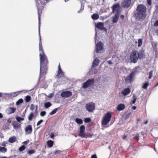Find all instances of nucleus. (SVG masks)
I'll return each mask as SVG.
<instances>
[{"label":"nucleus","instance_id":"obj_50","mask_svg":"<svg viewBox=\"0 0 158 158\" xmlns=\"http://www.w3.org/2000/svg\"><path fill=\"white\" fill-rule=\"evenodd\" d=\"M131 114L130 113H128L125 114V118L127 119L128 118Z\"/></svg>","mask_w":158,"mask_h":158},{"label":"nucleus","instance_id":"obj_32","mask_svg":"<svg viewBox=\"0 0 158 158\" xmlns=\"http://www.w3.org/2000/svg\"><path fill=\"white\" fill-rule=\"evenodd\" d=\"M156 10L153 12L154 16L155 17V18L156 17H157V13H158V5H156Z\"/></svg>","mask_w":158,"mask_h":158},{"label":"nucleus","instance_id":"obj_6","mask_svg":"<svg viewBox=\"0 0 158 158\" xmlns=\"http://www.w3.org/2000/svg\"><path fill=\"white\" fill-rule=\"evenodd\" d=\"M137 55V51L135 50L133 51L130 55V60L133 63H136L139 59Z\"/></svg>","mask_w":158,"mask_h":158},{"label":"nucleus","instance_id":"obj_33","mask_svg":"<svg viewBox=\"0 0 158 158\" xmlns=\"http://www.w3.org/2000/svg\"><path fill=\"white\" fill-rule=\"evenodd\" d=\"M34 115V114L33 112H31L28 116V119L30 121L32 120Z\"/></svg>","mask_w":158,"mask_h":158},{"label":"nucleus","instance_id":"obj_11","mask_svg":"<svg viewBox=\"0 0 158 158\" xmlns=\"http://www.w3.org/2000/svg\"><path fill=\"white\" fill-rule=\"evenodd\" d=\"M120 11L118 9L117 10V12L114 16L113 17L112 22L113 23H116L118 21V18L120 14Z\"/></svg>","mask_w":158,"mask_h":158},{"label":"nucleus","instance_id":"obj_37","mask_svg":"<svg viewBox=\"0 0 158 158\" xmlns=\"http://www.w3.org/2000/svg\"><path fill=\"white\" fill-rule=\"evenodd\" d=\"M23 102V99L22 98H20L16 102V104L17 105H19L20 104L22 103Z\"/></svg>","mask_w":158,"mask_h":158},{"label":"nucleus","instance_id":"obj_57","mask_svg":"<svg viewBox=\"0 0 158 158\" xmlns=\"http://www.w3.org/2000/svg\"><path fill=\"white\" fill-rule=\"evenodd\" d=\"M29 142V140H27V141H25L23 143L24 145L27 144Z\"/></svg>","mask_w":158,"mask_h":158},{"label":"nucleus","instance_id":"obj_46","mask_svg":"<svg viewBox=\"0 0 158 158\" xmlns=\"http://www.w3.org/2000/svg\"><path fill=\"white\" fill-rule=\"evenodd\" d=\"M31 99V97L30 96L27 95L26 97L25 100L26 102H29L30 101Z\"/></svg>","mask_w":158,"mask_h":158},{"label":"nucleus","instance_id":"obj_18","mask_svg":"<svg viewBox=\"0 0 158 158\" xmlns=\"http://www.w3.org/2000/svg\"><path fill=\"white\" fill-rule=\"evenodd\" d=\"M137 55L139 59H142L144 57V51L143 50H140L139 52H137Z\"/></svg>","mask_w":158,"mask_h":158},{"label":"nucleus","instance_id":"obj_30","mask_svg":"<svg viewBox=\"0 0 158 158\" xmlns=\"http://www.w3.org/2000/svg\"><path fill=\"white\" fill-rule=\"evenodd\" d=\"M48 147L51 148L53 145V142L51 140H48L47 142Z\"/></svg>","mask_w":158,"mask_h":158},{"label":"nucleus","instance_id":"obj_42","mask_svg":"<svg viewBox=\"0 0 158 158\" xmlns=\"http://www.w3.org/2000/svg\"><path fill=\"white\" fill-rule=\"evenodd\" d=\"M35 150H29L27 151V153L31 155V154H33L35 153Z\"/></svg>","mask_w":158,"mask_h":158},{"label":"nucleus","instance_id":"obj_26","mask_svg":"<svg viewBox=\"0 0 158 158\" xmlns=\"http://www.w3.org/2000/svg\"><path fill=\"white\" fill-rule=\"evenodd\" d=\"M119 4L118 3L114 4L112 7V13H114L115 11L116 8L119 7Z\"/></svg>","mask_w":158,"mask_h":158},{"label":"nucleus","instance_id":"obj_13","mask_svg":"<svg viewBox=\"0 0 158 158\" xmlns=\"http://www.w3.org/2000/svg\"><path fill=\"white\" fill-rule=\"evenodd\" d=\"M60 95L63 98H68L72 96V93L69 91H63L61 93Z\"/></svg>","mask_w":158,"mask_h":158},{"label":"nucleus","instance_id":"obj_19","mask_svg":"<svg viewBox=\"0 0 158 158\" xmlns=\"http://www.w3.org/2000/svg\"><path fill=\"white\" fill-rule=\"evenodd\" d=\"M152 47L153 48V50L154 51H155V55L156 57L157 55V43L154 42H152Z\"/></svg>","mask_w":158,"mask_h":158},{"label":"nucleus","instance_id":"obj_23","mask_svg":"<svg viewBox=\"0 0 158 158\" xmlns=\"http://www.w3.org/2000/svg\"><path fill=\"white\" fill-rule=\"evenodd\" d=\"M96 27L99 29L103 30L104 29V24L101 22L98 23L96 25Z\"/></svg>","mask_w":158,"mask_h":158},{"label":"nucleus","instance_id":"obj_25","mask_svg":"<svg viewBox=\"0 0 158 158\" xmlns=\"http://www.w3.org/2000/svg\"><path fill=\"white\" fill-rule=\"evenodd\" d=\"M92 68L89 71V74L91 75L94 74H96L98 72V70L97 69H93Z\"/></svg>","mask_w":158,"mask_h":158},{"label":"nucleus","instance_id":"obj_48","mask_svg":"<svg viewBox=\"0 0 158 158\" xmlns=\"http://www.w3.org/2000/svg\"><path fill=\"white\" fill-rule=\"evenodd\" d=\"M61 151L60 150H56L55 152H54V153L55 154H60Z\"/></svg>","mask_w":158,"mask_h":158},{"label":"nucleus","instance_id":"obj_5","mask_svg":"<svg viewBox=\"0 0 158 158\" xmlns=\"http://www.w3.org/2000/svg\"><path fill=\"white\" fill-rule=\"evenodd\" d=\"M94 83V78L89 79L82 84V88L84 89L86 88L89 87L93 85Z\"/></svg>","mask_w":158,"mask_h":158},{"label":"nucleus","instance_id":"obj_31","mask_svg":"<svg viewBox=\"0 0 158 158\" xmlns=\"http://www.w3.org/2000/svg\"><path fill=\"white\" fill-rule=\"evenodd\" d=\"M75 121L76 123L79 124H81L83 123V121L82 119L78 118L75 119Z\"/></svg>","mask_w":158,"mask_h":158},{"label":"nucleus","instance_id":"obj_35","mask_svg":"<svg viewBox=\"0 0 158 158\" xmlns=\"http://www.w3.org/2000/svg\"><path fill=\"white\" fill-rule=\"evenodd\" d=\"M7 151V149L4 147H0V152L3 153H5Z\"/></svg>","mask_w":158,"mask_h":158},{"label":"nucleus","instance_id":"obj_4","mask_svg":"<svg viewBox=\"0 0 158 158\" xmlns=\"http://www.w3.org/2000/svg\"><path fill=\"white\" fill-rule=\"evenodd\" d=\"M45 0H40V2L41 5H43L40 6V4L39 3L38 1L37 0H35L36 6L37 9L38 15V10H39L40 11L39 12V14L40 15V18L41 14L42 12V11L44 8V6L46 4V2H45ZM39 15H38V16Z\"/></svg>","mask_w":158,"mask_h":158},{"label":"nucleus","instance_id":"obj_47","mask_svg":"<svg viewBox=\"0 0 158 158\" xmlns=\"http://www.w3.org/2000/svg\"><path fill=\"white\" fill-rule=\"evenodd\" d=\"M46 114V112L45 111H42L41 112L40 115L42 117L44 116Z\"/></svg>","mask_w":158,"mask_h":158},{"label":"nucleus","instance_id":"obj_2","mask_svg":"<svg viewBox=\"0 0 158 158\" xmlns=\"http://www.w3.org/2000/svg\"><path fill=\"white\" fill-rule=\"evenodd\" d=\"M147 9L145 6L139 4L137 6L134 16L136 19L138 21H143L146 16Z\"/></svg>","mask_w":158,"mask_h":158},{"label":"nucleus","instance_id":"obj_21","mask_svg":"<svg viewBox=\"0 0 158 158\" xmlns=\"http://www.w3.org/2000/svg\"><path fill=\"white\" fill-rule=\"evenodd\" d=\"M125 105L123 104H120L118 105L116 107V109L118 111H121L124 109Z\"/></svg>","mask_w":158,"mask_h":158},{"label":"nucleus","instance_id":"obj_53","mask_svg":"<svg viewBox=\"0 0 158 158\" xmlns=\"http://www.w3.org/2000/svg\"><path fill=\"white\" fill-rule=\"evenodd\" d=\"M152 71H151L150 72V73H149V76L148 77L150 79H151V77H152Z\"/></svg>","mask_w":158,"mask_h":158},{"label":"nucleus","instance_id":"obj_14","mask_svg":"<svg viewBox=\"0 0 158 158\" xmlns=\"http://www.w3.org/2000/svg\"><path fill=\"white\" fill-rule=\"evenodd\" d=\"M16 110V108L10 107L6 109V112L7 114H9L14 113Z\"/></svg>","mask_w":158,"mask_h":158},{"label":"nucleus","instance_id":"obj_59","mask_svg":"<svg viewBox=\"0 0 158 158\" xmlns=\"http://www.w3.org/2000/svg\"><path fill=\"white\" fill-rule=\"evenodd\" d=\"M91 158H97L96 155L94 154L91 156Z\"/></svg>","mask_w":158,"mask_h":158},{"label":"nucleus","instance_id":"obj_36","mask_svg":"<svg viewBox=\"0 0 158 158\" xmlns=\"http://www.w3.org/2000/svg\"><path fill=\"white\" fill-rule=\"evenodd\" d=\"M15 118L17 121L19 123H20L21 121H23L24 119V118L18 116H16Z\"/></svg>","mask_w":158,"mask_h":158},{"label":"nucleus","instance_id":"obj_44","mask_svg":"<svg viewBox=\"0 0 158 158\" xmlns=\"http://www.w3.org/2000/svg\"><path fill=\"white\" fill-rule=\"evenodd\" d=\"M25 148V147L24 145H23L19 148V150L20 152H22L24 150Z\"/></svg>","mask_w":158,"mask_h":158},{"label":"nucleus","instance_id":"obj_17","mask_svg":"<svg viewBox=\"0 0 158 158\" xmlns=\"http://www.w3.org/2000/svg\"><path fill=\"white\" fill-rule=\"evenodd\" d=\"M131 90L130 89L127 88L125 89L121 92L122 94L124 96H126L128 95L130 92Z\"/></svg>","mask_w":158,"mask_h":158},{"label":"nucleus","instance_id":"obj_54","mask_svg":"<svg viewBox=\"0 0 158 158\" xmlns=\"http://www.w3.org/2000/svg\"><path fill=\"white\" fill-rule=\"evenodd\" d=\"M30 109L33 110L34 109V106L33 104H31L30 107Z\"/></svg>","mask_w":158,"mask_h":158},{"label":"nucleus","instance_id":"obj_62","mask_svg":"<svg viewBox=\"0 0 158 158\" xmlns=\"http://www.w3.org/2000/svg\"><path fill=\"white\" fill-rule=\"evenodd\" d=\"M2 145L3 146H6V143H5V142H3L2 143Z\"/></svg>","mask_w":158,"mask_h":158},{"label":"nucleus","instance_id":"obj_3","mask_svg":"<svg viewBox=\"0 0 158 158\" xmlns=\"http://www.w3.org/2000/svg\"><path fill=\"white\" fill-rule=\"evenodd\" d=\"M111 118V115L110 112L106 113L103 117L102 121V124L103 125H106L110 121Z\"/></svg>","mask_w":158,"mask_h":158},{"label":"nucleus","instance_id":"obj_27","mask_svg":"<svg viewBox=\"0 0 158 158\" xmlns=\"http://www.w3.org/2000/svg\"><path fill=\"white\" fill-rule=\"evenodd\" d=\"M16 140V138L15 136H13L10 137L9 138L8 141L10 143H12L15 142Z\"/></svg>","mask_w":158,"mask_h":158},{"label":"nucleus","instance_id":"obj_1","mask_svg":"<svg viewBox=\"0 0 158 158\" xmlns=\"http://www.w3.org/2000/svg\"><path fill=\"white\" fill-rule=\"evenodd\" d=\"M40 10H38V20H39V50L40 52V77L39 78L37 85L39 84L40 80L47 73L48 69L47 65L48 61L47 57L45 55L43 51L42 44L41 41V36L40 35V17L39 12Z\"/></svg>","mask_w":158,"mask_h":158},{"label":"nucleus","instance_id":"obj_58","mask_svg":"<svg viewBox=\"0 0 158 158\" xmlns=\"http://www.w3.org/2000/svg\"><path fill=\"white\" fill-rule=\"evenodd\" d=\"M50 137L52 138H53L54 137V135L53 133H52L51 134Z\"/></svg>","mask_w":158,"mask_h":158},{"label":"nucleus","instance_id":"obj_39","mask_svg":"<svg viewBox=\"0 0 158 158\" xmlns=\"http://www.w3.org/2000/svg\"><path fill=\"white\" fill-rule=\"evenodd\" d=\"M142 39H139L138 40V46L139 47L141 46L142 44Z\"/></svg>","mask_w":158,"mask_h":158},{"label":"nucleus","instance_id":"obj_60","mask_svg":"<svg viewBox=\"0 0 158 158\" xmlns=\"http://www.w3.org/2000/svg\"><path fill=\"white\" fill-rule=\"evenodd\" d=\"M107 63L109 64H112V62L110 60H108L107 61Z\"/></svg>","mask_w":158,"mask_h":158},{"label":"nucleus","instance_id":"obj_56","mask_svg":"<svg viewBox=\"0 0 158 158\" xmlns=\"http://www.w3.org/2000/svg\"><path fill=\"white\" fill-rule=\"evenodd\" d=\"M53 93H51L48 94V97L49 98H51L53 96Z\"/></svg>","mask_w":158,"mask_h":158},{"label":"nucleus","instance_id":"obj_45","mask_svg":"<svg viewBox=\"0 0 158 158\" xmlns=\"http://www.w3.org/2000/svg\"><path fill=\"white\" fill-rule=\"evenodd\" d=\"M133 100L132 102V104H134L136 102V100L137 99V98L135 94H134L133 95Z\"/></svg>","mask_w":158,"mask_h":158},{"label":"nucleus","instance_id":"obj_12","mask_svg":"<svg viewBox=\"0 0 158 158\" xmlns=\"http://www.w3.org/2000/svg\"><path fill=\"white\" fill-rule=\"evenodd\" d=\"M131 2V0H124L122 3V6L124 8H127L130 5Z\"/></svg>","mask_w":158,"mask_h":158},{"label":"nucleus","instance_id":"obj_16","mask_svg":"<svg viewBox=\"0 0 158 158\" xmlns=\"http://www.w3.org/2000/svg\"><path fill=\"white\" fill-rule=\"evenodd\" d=\"M85 131V127L84 125H82L80 127V129L79 131L78 135L80 137L83 136V135Z\"/></svg>","mask_w":158,"mask_h":158},{"label":"nucleus","instance_id":"obj_34","mask_svg":"<svg viewBox=\"0 0 158 158\" xmlns=\"http://www.w3.org/2000/svg\"><path fill=\"white\" fill-rule=\"evenodd\" d=\"M52 106L51 103L49 102H47L45 103L44 107L46 108H48Z\"/></svg>","mask_w":158,"mask_h":158},{"label":"nucleus","instance_id":"obj_22","mask_svg":"<svg viewBox=\"0 0 158 158\" xmlns=\"http://www.w3.org/2000/svg\"><path fill=\"white\" fill-rule=\"evenodd\" d=\"M12 125L15 129H17L20 127V124L16 121L13 122Z\"/></svg>","mask_w":158,"mask_h":158},{"label":"nucleus","instance_id":"obj_43","mask_svg":"<svg viewBox=\"0 0 158 158\" xmlns=\"http://www.w3.org/2000/svg\"><path fill=\"white\" fill-rule=\"evenodd\" d=\"M84 5L83 4H81V9H80L78 11L77 13H81V12H82L84 10Z\"/></svg>","mask_w":158,"mask_h":158},{"label":"nucleus","instance_id":"obj_15","mask_svg":"<svg viewBox=\"0 0 158 158\" xmlns=\"http://www.w3.org/2000/svg\"><path fill=\"white\" fill-rule=\"evenodd\" d=\"M26 133L27 134H30L31 133L32 128V126L31 125H27L25 128V129Z\"/></svg>","mask_w":158,"mask_h":158},{"label":"nucleus","instance_id":"obj_7","mask_svg":"<svg viewBox=\"0 0 158 158\" xmlns=\"http://www.w3.org/2000/svg\"><path fill=\"white\" fill-rule=\"evenodd\" d=\"M85 108L89 112H92L95 109V104L93 102H89L86 104Z\"/></svg>","mask_w":158,"mask_h":158},{"label":"nucleus","instance_id":"obj_49","mask_svg":"<svg viewBox=\"0 0 158 158\" xmlns=\"http://www.w3.org/2000/svg\"><path fill=\"white\" fill-rule=\"evenodd\" d=\"M153 34L154 35H158V30H156L155 31H154Z\"/></svg>","mask_w":158,"mask_h":158},{"label":"nucleus","instance_id":"obj_20","mask_svg":"<svg viewBox=\"0 0 158 158\" xmlns=\"http://www.w3.org/2000/svg\"><path fill=\"white\" fill-rule=\"evenodd\" d=\"M99 63V60L98 59L96 58L93 61V64L92 66V68L96 67L98 66Z\"/></svg>","mask_w":158,"mask_h":158},{"label":"nucleus","instance_id":"obj_10","mask_svg":"<svg viewBox=\"0 0 158 158\" xmlns=\"http://www.w3.org/2000/svg\"><path fill=\"white\" fill-rule=\"evenodd\" d=\"M58 73L57 75L56 76V78H59L64 77V73L61 69L60 64L58 65Z\"/></svg>","mask_w":158,"mask_h":158},{"label":"nucleus","instance_id":"obj_51","mask_svg":"<svg viewBox=\"0 0 158 158\" xmlns=\"http://www.w3.org/2000/svg\"><path fill=\"white\" fill-rule=\"evenodd\" d=\"M43 121V120L42 119L40 120L39 121L37 124V126H38L39 125H40L42 123Z\"/></svg>","mask_w":158,"mask_h":158},{"label":"nucleus","instance_id":"obj_9","mask_svg":"<svg viewBox=\"0 0 158 158\" xmlns=\"http://www.w3.org/2000/svg\"><path fill=\"white\" fill-rule=\"evenodd\" d=\"M103 49V44L101 42L99 41L97 44H96L95 51L96 53H101Z\"/></svg>","mask_w":158,"mask_h":158},{"label":"nucleus","instance_id":"obj_40","mask_svg":"<svg viewBox=\"0 0 158 158\" xmlns=\"http://www.w3.org/2000/svg\"><path fill=\"white\" fill-rule=\"evenodd\" d=\"M148 83L147 82H145V83H144L143 86H142V88L144 89H147L148 85Z\"/></svg>","mask_w":158,"mask_h":158},{"label":"nucleus","instance_id":"obj_64","mask_svg":"<svg viewBox=\"0 0 158 158\" xmlns=\"http://www.w3.org/2000/svg\"><path fill=\"white\" fill-rule=\"evenodd\" d=\"M136 106H132V108L133 110H135V109H136Z\"/></svg>","mask_w":158,"mask_h":158},{"label":"nucleus","instance_id":"obj_61","mask_svg":"<svg viewBox=\"0 0 158 158\" xmlns=\"http://www.w3.org/2000/svg\"><path fill=\"white\" fill-rule=\"evenodd\" d=\"M124 18V16L123 15H121L120 16V18L122 19H123Z\"/></svg>","mask_w":158,"mask_h":158},{"label":"nucleus","instance_id":"obj_24","mask_svg":"<svg viewBox=\"0 0 158 158\" xmlns=\"http://www.w3.org/2000/svg\"><path fill=\"white\" fill-rule=\"evenodd\" d=\"M93 136V135L90 134L89 132L84 133L83 135V136L81 137L82 138H87L88 137H91Z\"/></svg>","mask_w":158,"mask_h":158},{"label":"nucleus","instance_id":"obj_8","mask_svg":"<svg viewBox=\"0 0 158 158\" xmlns=\"http://www.w3.org/2000/svg\"><path fill=\"white\" fill-rule=\"evenodd\" d=\"M139 67L138 66H136L135 67L134 69L136 70ZM136 73V71L135 70L131 72V73L129 75L127 76L125 78L126 81H129L131 82V79L133 78Z\"/></svg>","mask_w":158,"mask_h":158},{"label":"nucleus","instance_id":"obj_29","mask_svg":"<svg viewBox=\"0 0 158 158\" xmlns=\"http://www.w3.org/2000/svg\"><path fill=\"white\" fill-rule=\"evenodd\" d=\"M60 107H58L55 108V109L52 110L50 113L49 114L50 115H52L56 113L57 111L59 110Z\"/></svg>","mask_w":158,"mask_h":158},{"label":"nucleus","instance_id":"obj_63","mask_svg":"<svg viewBox=\"0 0 158 158\" xmlns=\"http://www.w3.org/2000/svg\"><path fill=\"white\" fill-rule=\"evenodd\" d=\"M7 122L9 123H10L11 122V118H9L7 119Z\"/></svg>","mask_w":158,"mask_h":158},{"label":"nucleus","instance_id":"obj_55","mask_svg":"<svg viewBox=\"0 0 158 158\" xmlns=\"http://www.w3.org/2000/svg\"><path fill=\"white\" fill-rule=\"evenodd\" d=\"M147 2L148 4L149 5H151L152 4V0H147Z\"/></svg>","mask_w":158,"mask_h":158},{"label":"nucleus","instance_id":"obj_41","mask_svg":"<svg viewBox=\"0 0 158 158\" xmlns=\"http://www.w3.org/2000/svg\"><path fill=\"white\" fill-rule=\"evenodd\" d=\"M85 123H89L91 122V119L90 118H85L84 119Z\"/></svg>","mask_w":158,"mask_h":158},{"label":"nucleus","instance_id":"obj_38","mask_svg":"<svg viewBox=\"0 0 158 158\" xmlns=\"http://www.w3.org/2000/svg\"><path fill=\"white\" fill-rule=\"evenodd\" d=\"M139 134L137 133L133 137V139L136 141H138L139 139Z\"/></svg>","mask_w":158,"mask_h":158},{"label":"nucleus","instance_id":"obj_52","mask_svg":"<svg viewBox=\"0 0 158 158\" xmlns=\"http://www.w3.org/2000/svg\"><path fill=\"white\" fill-rule=\"evenodd\" d=\"M157 26H158V20L156 21L154 25V27H156Z\"/></svg>","mask_w":158,"mask_h":158},{"label":"nucleus","instance_id":"obj_28","mask_svg":"<svg viewBox=\"0 0 158 158\" xmlns=\"http://www.w3.org/2000/svg\"><path fill=\"white\" fill-rule=\"evenodd\" d=\"M91 17L94 20H96L99 18V16L97 14H94L92 15Z\"/></svg>","mask_w":158,"mask_h":158}]
</instances>
